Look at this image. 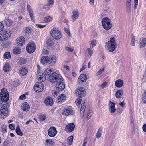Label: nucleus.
I'll list each match as a JSON object with an SVG mask.
<instances>
[{"instance_id":"60","label":"nucleus","mask_w":146,"mask_h":146,"mask_svg":"<svg viewBox=\"0 0 146 146\" xmlns=\"http://www.w3.org/2000/svg\"><path fill=\"white\" fill-rule=\"evenodd\" d=\"M104 68H102L100 69L99 71L97 73V75H100L104 71Z\"/></svg>"},{"instance_id":"38","label":"nucleus","mask_w":146,"mask_h":146,"mask_svg":"<svg viewBox=\"0 0 146 146\" xmlns=\"http://www.w3.org/2000/svg\"><path fill=\"white\" fill-rule=\"evenodd\" d=\"M131 4H126V11L129 13H131Z\"/></svg>"},{"instance_id":"62","label":"nucleus","mask_w":146,"mask_h":146,"mask_svg":"<svg viewBox=\"0 0 146 146\" xmlns=\"http://www.w3.org/2000/svg\"><path fill=\"white\" fill-rule=\"evenodd\" d=\"M65 50L68 51H69L70 52H72L73 51V50L71 48L68 47H65Z\"/></svg>"},{"instance_id":"9","label":"nucleus","mask_w":146,"mask_h":146,"mask_svg":"<svg viewBox=\"0 0 146 146\" xmlns=\"http://www.w3.org/2000/svg\"><path fill=\"white\" fill-rule=\"evenodd\" d=\"M44 88V85L40 82H36L35 84L34 88L35 90L38 92H39L43 91Z\"/></svg>"},{"instance_id":"17","label":"nucleus","mask_w":146,"mask_h":146,"mask_svg":"<svg viewBox=\"0 0 146 146\" xmlns=\"http://www.w3.org/2000/svg\"><path fill=\"white\" fill-rule=\"evenodd\" d=\"M21 109L24 111L27 112L30 109L29 105L27 102H24L21 105Z\"/></svg>"},{"instance_id":"4","label":"nucleus","mask_w":146,"mask_h":146,"mask_svg":"<svg viewBox=\"0 0 146 146\" xmlns=\"http://www.w3.org/2000/svg\"><path fill=\"white\" fill-rule=\"evenodd\" d=\"M102 24L104 29L106 30H109L112 26L110 20L107 17H104L102 19Z\"/></svg>"},{"instance_id":"30","label":"nucleus","mask_w":146,"mask_h":146,"mask_svg":"<svg viewBox=\"0 0 146 146\" xmlns=\"http://www.w3.org/2000/svg\"><path fill=\"white\" fill-rule=\"evenodd\" d=\"M44 144L46 145L50 146L53 145L54 144V141L50 139H47Z\"/></svg>"},{"instance_id":"10","label":"nucleus","mask_w":146,"mask_h":146,"mask_svg":"<svg viewBox=\"0 0 146 146\" xmlns=\"http://www.w3.org/2000/svg\"><path fill=\"white\" fill-rule=\"evenodd\" d=\"M63 81L64 79L62 78V81H61V80H60L56 84V88L58 91H62L65 88V85Z\"/></svg>"},{"instance_id":"63","label":"nucleus","mask_w":146,"mask_h":146,"mask_svg":"<svg viewBox=\"0 0 146 146\" xmlns=\"http://www.w3.org/2000/svg\"><path fill=\"white\" fill-rule=\"evenodd\" d=\"M27 10L28 12L33 11V10L32 9L31 7L29 5H27Z\"/></svg>"},{"instance_id":"20","label":"nucleus","mask_w":146,"mask_h":146,"mask_svg":"<svg viewBox=\"0 0 146 146\" xmlns=\"http://www.w3.org/2000/svg\"><path fill=\"white\" fill-rule=\"evenodd\" d=\"M45 104L48 106H51L53 103L52 99L51 97L46 98L44 100Z\"/></svg>"},{"instance_id":"56","label":"nucleus","mask_w":146,"mask_h":146,"mask_svg":"<svg viewBox=\"0 0 146 146\" xmlns=\"http://www.w3.org/2000/svg\"><path fill=\"white\" fill-rule=\"evenodd\" d=\"M107 84V82H105L101 84L100 86L102 88H103L105 86H106Z\"/></svg>"},{"instance_id":"7","label":"nucleus","mask_w":146,"mask_h":146,"mask_svg":"<svg viewBox=\"0 0 146 146\" xmlns=\"http://www.w3.org/2000/svg\"><path fill=\"white\" fill-rule=\"evenodd\" d=\"M50 34L53 38L56 40L59 39L62 37L60 31L56 28L53 29L50 32Z\"/></svg>"},{"instance_id":"3","label":"nucleus","mask_w":146,"mask_h":146,"mask_svg":"<svg viewBox=\"0 0 146 146\" xmlns=\"http://www.w3.org/2000/svg\"><path fill=\"white\" fill-rule=\"evenodd\" d=\"M7 102H2L0 105V117L4 118L8 115V111L7 106Z\"/></svg>"},{"instance_id":"40","label":"nucleus","mask_w":146,"mask_h":146,"mask_svg":"<svg viewBox=\"0 0 146 146\" xmlns=\"http://www.w3.org/2000/svg\"><path fill=\"white\" fill-rule=\"evenodd\" d=\"M73 137L72 136H69L68 138V142L69 145H71L73 142Z\"/></svg>"},{"instance_id":"2","label":"nucleus","mask_w":146,"mask_h":146,"mask_svg":"<svg viewBox=\"0 0 146 146\" xmlns=\"http://www.w3.org/2000/svg\"><path fill=\"white\" fill-rule=\"evenodd\" d=\"M116 44L115 42V38L114 37L110 38V41L106 43L105 48L107 50L110 52L114 51L116 48Z\"/></svg>"},{"instance_id":"13","label":"nucleus","mask_w":146,"mask_h":146,"mask_svg":"<svg viewBox=\"0 0 146 146\" xmlns=\"http://www.w3.org/2000/svg\"><path fill=\"white\" fill-rule=\"evenodd\" d=\"M57 131L54 127H50L48 130V135L50 137H54L56 134Z\"/></svg>"},{"instance_id":"46","label":"nucleus","mask_w":146,"mask_h":146,"mask_svg":"<svg viewBox=\"0 0 146 146\" xmlns=\"http://www.w3.org/2000/svg\"><path fill=\"white\" fill-rule=\"evenodd\" d=\"M142 100L143 102L146 104V90L145 91L144 94L143 95Z\"/></svg>"},{"instance_id":"6","label":"nucleus","mask_w":146,"mask_h":146,"mask_svg":"<svg viewBox=\"0 0 146 146\" xmlns=\"http://www.w3.org/2000/svg\"><path fill=\"white\" fill-rule=\"evenodd\" d=\"M1 102H7L9 99V94L7 89L3 88L0 93Z\"/></svg>"},{"instance_id":"49","label":"nucleus","mask_w":146,"mask_h":146,"mask_svg":"<svg viewBox=\"0 0 146 146\" xmlns=\"http://www.w3.org/2000/svg\"><path fill=\"white\" fill-rule=\"evenodd\" d=\"M92 110H90L88 113L86 118L87 120H88L90 118L92 115Z\"/></svg>"},{"instance_id":"52","label":"nucleus","mask_w":146,"mask_h":146,"mask_svg":"<svg viewBox=\"0 0 146 146\" xmlns=\"http://www.w3.org/2000/svg\"><path fill=\"white\" fill-rule=\"evenodd\" d=\"M9 127L12 130H14L15 128V126L13 124H10L9 125Z\"/></svg>"},{"instance_id":"22","label":"nucleus","mask_w":146,"mask_h":146,"mask_svg":"<svg viewBox=\"0 0 146 146\" xmlns=\"http://www.w3.org/2000/svg\"><path fill=\"white\" fill-rule=\"evenodd\" d=\"M49 64L50 65H52L54 64L56 61V56H52L49 57L48 59Z\"/></svg>"},{"instance_id":"12","label":"nucleus","mask_w":146,"mask_h":146,"mask_svg":"<svg viewBox=\"0 0 146 146\" xmlns=\"http://www.w3.org/2000/svg\"><path fill=\"white\" fill-rule=\"evenodd\" d=\"M73 112V111L71 107L67 106L64 108L62 114L65 116H67L70 115H72Z\"/></svg>"},{"instance_id":"21","label":"nucleus","mask_w":146,"mask_h":146,"mask_svg":"<svg viewBox=\"0 0 146 146\" xmlns=\"http://www.w3.org/2000/svg\"><path fill=\"white\" fill-rule=\"evenodd\" d=\"M75 128V125L73 123H70L67 125L65 128L67 131L70 132H72L74 130Z\"/></svg>"},{"instance_id":"8","label":"nucleus","mask_w":146,"mask_h":146,"mask_svg":"<svg viewBox=\"0 0 146 146\" xmlns=\"http://www.w3.org/2000/svg\"><path fill=\"white\" fill-rule=\"evenodd\" d=\"M36 49V45L31 42L28 44L26 47V50L27 52L31 53L33 52Z\"/></svg>"},{"instance_id":"48","label":"nucleus","mask_w":146,"mask_h":146,"mask_svg":"<svg viewBox=\"0 0 146 146\" xmlns=\"http://www.w3.org/2000/svg\"><path fill=\"white\" fill-rule=\"evenodd\" d=\"M24 31L27 34H29L31 32V30L30 27H27L25 28Z\"/></svg>"},{"instance_id":"19","label":"nucleus","mask_w":146,"mask_h":146,"mask_svg":"<svg viewBox=\"0 0 146 146\" xmlns=\"http://www.w3.org/2000/svg\"><path fill=\"white\" fill-rule=\"evenodd\" d=\"M16 43L18 46H22L25 43V38L23 36L20 37L17 39Z\"/></svg>"},{"instance_id":"51","label":"nucleus","mask_w":146,"mask_h":146,"mask_svg":"<svg viewBox=\"0 0 146 146\" xmlns=\"http://www.w3.org/2000/svg\"><path fill=\"white\" fill-rule=\"evenodd\" d=\"M123 109L121 107H119L117 110L118 113L120 114L123 112Z\"/></svg>"},{"instance_id":"5","label":"nucleus","mask_w":146,"mask_h":146,"mask_svg":"<svg viewBox=\"0 0 146 146\" xmlns=\"http://www.w3.org/2000/svg\"><path fill=\"white\" fill-rule=\"evenodd\" d=\"M50 81L52 83H54L60 80L61 81L62 80V77L60 75L54 72L52 73V74L48 77Z\"/></svg>"},{"instance_id":"18","label":"nucleus","mask_w":146,"mask_h":146,"mask_svg":"<svg viewBox=\"0 0 146 146\" xmlns=\"http://www.w3.org/2000/svg\"><path fill=\"white\" fill-rule=\"evenodd\" d=\"M87 79V76L85 74H81L79 77L78 81L80 84L85 82Z\"/></svg>"},{"instance_id":"26","label":"nucleus","mask_w":146,"mask_h":146,"mask_svg":"<svg viewBox=\"0 0 146 146\" xmlns=\"http://www.w3.org/2000/svg\"><path fill=\"white\" fill-rule=\"evenodd\" d=\"M49 57L47 56H43L41 57V62L43 64H45L46 63H49L48 59Z\"/></svg>"},{"instance_id":"45","label":"nucleus","mask_w":146,"mask_h":146,"mask_svg":"<svg viewBox=\"0 0 146 146\" xmlns=\"http://www.w3.org/2000/svg\"><path fill=\"white\" fill-rule=\"evenodd\" d=\"M102 129L100 128L98 130L96 135V137L97 138H99L101 137V132L102 131Z\"/></svg>"},{"instance_id":"11","label":"nucleus","mask_w":146,"mask_h":146,"mask_svg":"<svg viewBox=\"0 0 146 146\" xmlns=\"http://www.w3.org/2000/svg\"><path fill=\"white\" fill-rule=\"evenodd\" d=\"M11 31L9 29L3 30L0 33L1 35L4 38V40H6L11 36Z\"/></svg>"},{"instance_id":"29","label":"nucleus","mask_w":146,"mask_h":146,"mask_svg":"<svg viewBox=\"0 0 146 146\" xmlns=\"http://www.w3.org/2000/svg\"><path fill=\"white\" fill-rule=\"evenodd\" d=\"M86 103V101H84L83 103H82L80 109V113H82L84 114V112L85 109V105Z\"/></svg>"},{"instance_id":"1","label":"nucleus","mask_w":146,"mask_h":146,"mask_svg":"<svg viewBox=\"0 0 146 146\" xmlns=\"http://www.w3.org/2000/svg\"><path fill=\"white\" fill-rule=\"evenodd\" d=\"M53 70L52 68H47L46 70H45L44 73H40L39 74H37V79L40 81L43 82L46 80V76H48L49 77L52 73Z\"/></svg>"},{"instance_id":"59","label":"nucleus","mask_w":146,"mask_h":146,"mask_svg":"<svg viewBox=\"0 0 146 146\" xmlns=\"http://www.w3.org/2000/svg\"><path fill=\"white\" fill-rule=\"evenodd\" d=\"M9 141L8 140H5L3 142V146H7L9 144Z\"/></svg>"},{"instance_id":"23","label":"nucleus","mask_w":146,"mask_h":146,"mask_svg":"<svg viewBox=\"0 0 146 146\" xmlns=\"http://www.w3.org/2000/svg\"><path fill=\"white\" fill-rule=\"evenodd\" d=\"M58 98V102H60V104H61L66 100V96L64 94H62Z\"/></svg>"},{"instance_id":"54","label":"nucleus","mask_w":146,"mask_h":146,"mask_svg":"<svg viewBox=\"0 0 146 146\" xmlns=\"http://www.w3.org/2000/svg\"><path fill=\"white\" fill-rule=\"evenodd\" d=\"M134 8L136 9L137 8L138 3V0H134Z\"/></svg>"},{"instance_id":"32","label":"nucleus","mask_w":146,"mask_h":146,"mask_svg":"<svg viewBox=\"0 0 146 146\" xmlns=\"http://www.w3.org/2000/svg\"><path fill=\"white\" fill-rule=\"evenodd\" d=\"M21 49L18 47H15L13 50V53L15 54H18L20 53Z\"/></svg>"},{"instance_id":"27","label":"nucleus","mask_w":146,"mask_h":146,"mask_svg":"<svg viewBox=\"0 0 146 146\" xmlns=\"http://www.w3.org/2000/svg\"><path fill=\"white\" fill-rule=\"evenodd\" d=\"M20 74L23 75H25L28 72V69L26 67H22L20 69Z\"/></svg>"},{"instance_id":"28","label":"nucleus","mask_w":146,"mask_h":146,"mask_svg":"<svg viewBox=\"0 0 146 146\" xmlns=\"http://www.w3.org/2000/svg\"><path fill=\"white\" fill-rule=\"evenodd\" d=\"M123 93V90H118L115 94V96L116 98H119L121 97Z\"/></svg>"},{"instance_id":"43","label":"nucleus","mask_w":146,"mask_h":146,"mask_svg":"<svg viewBox=\"0 0 146 146\" xmlns=\"http://www.w3.org/2000/svg\"><path fill=\"white\" fill-rule=\"evenodd\" d=\"M53 18L50 16H47L44 18V21L46 22H50L52 21Z\"/></svg>"},{"instance_id":"37","label":"nucleus","mask_w":146,"mask_h":146,"mask_svg":"<svg viewBox=\"0 0 146 146\" xmlns=\"http://www.w3.org/2000/svg\"><path fill=\"white\" fill-rule=\"evenodd\" d=\"M131 45L132 46H134L135 44V39L134 35L132 34L131 35Z\"/></svg>"},{"instance_id":"47","label":"nucleus","mask_w":146,"mask_h":146,"mask_svg":"<svg viewBox=\"0 0 146 146\" xmlns=\"http://www.w3.org/2000/svg\"><path fill=\"white\" fill-rule=\"evenodd\" d=\"M26 61V60L24 58L21 59L19 61V64L20 65L23 64L25 63Z\"/></svg>"},{"instance_id":"24","label":"nucleus","mask_w":146,"mask_h":146,"mask_svg":"<svg viewBox=\"0 0 146 146\" xmlns=\"http://www.w3.org/2000/svg\"><path fill=\"white\" fill-rule=\"evenodd\" d=\"M115 84L117 87L120 88L123 85V82L122 80L118 79L115 81Z\"/></svg>"},{"instance_id":"35","label":"nucleus","mask_w":146,"mask_h":146,"mask_svg":"<svg viewBox=\"0 0 146 146\" xmlns=\"http://www.w3.org/2000/svg\"><path fill=\"white\" fill-rule=\"evenodd\" d=\"M4 58L5 59H7L11 57L10 53L9 52H5L4 54Z\"/></svg>"},{"instance_id":"57","label":"nucleus","mask_w":146,"mask_h":146,"mask_svg":"<svg viewBox=\"0 0 146 146\" xmlns=\"http://www.w3.org/2000/svg\"><path fill=\"white\" fill-rule=\"evenodd\" d=\"M36 25L39 28H43L46 26V25H42L40 24H36Z\"/></svg>"},{"instance_id":"31","label":"nucleus","mask_w":146,"mask_h":146,"mask_svg":"<svg viewBox=\"0 0 146 146\" xmlns=\"http://www.w3.org/2000/svg\"><path fill=\"white\" fill-rule=\"evenodd\" d=\"M82 100V97L79 96L75 101V103L78 107L80 106Z\"/></svg>"},{"instance_id":"36","label":"nucleus","mask_w":146,"mask_h":146,"mask_svg":"<svg viewBox=\"0 0 146 146\" xmlns=\"http://www.w3.org/2000/svg\"><path fill=\"white\" fill-rule=\"evenodd\" d=\"M146 44V38L143 39L140 42V48L144 47Z\"/></svg>"},{"instance_id":"42","label":"nucleus","mask_w":146,"mask_h":146,"mask_svg":"<svg viewBox=\"0 0 146 146\" xmlns=\"http://www.w3.org/2000/svg\"><path fill=\"white\" fill-rule=\"evenodd\" d=\"M54 42L52 39L50 38L48 39L47 41V45L50 46L53 44Z\"/></svg>"},{"instance_id":"14","label":"nucleus","mask_w":146,"mask_h":146,"mask_svg":"<svg viewBox=\"0 0 146 146\" xmlns=\"http://www.w3.org/2000/svg\"><path fill=\"white\" fill-rule=\"evenodd\" d=\"M72 15L71 16L72 21L74 22L77 19L79 16V11L77 9L73 10L72 11Z\"/></svg>"},{"instance_id":"15","label":"nucleus","mask_w":146,"mask_h":146,"mask_svg":"<svg viewBox=\"0 0 146 146\" xmlns=\"http://www.w3.org/2000/svg\"><path fill=\"white\" fill-rule=\"evenodd\" d=\"M115 103L111 101H110L109 104V110L111 113H114L116 111V109L115 107Z\"/></svg>"},{"instance_id":"41","label":"nucleus","mask_w":146,"mask_h":146,"mask_svg":"<svg viewBox=\"0 0 146 146\" xmlns=\"http://www.w3.org/2000/svg\"><path fill=\"white\" fill-rule=\"evenodd\" d=\"M7 126L6 125H2L1 127V129L3 133H5V132H7Z\"/></svg>"},{"instance_id":"33","label":"nucleus","mask_w":146,"mask_h":146,"mask_svg":"<svg viewBox=\"0 0 146 146\" xmlns=\"http://www.w3.org/2000/svg\"><path fill=\"white\" fill-rule=\"evenodd\" d=\"M15 131L17 134L19 135L22 136L23 135V134L20 130L19 126H17L16 127Z\"/></svg>"},{"instance_id":"39","label":"nucleus","mask_w":146,"mask_h":146,"mask_svg":"<svg viewBox=\"0 0 146 146\" xmlns=\"http://www.w3.org/2000/svg\"><path fill=\"white\" fill-rule=\"evenodd\" d=\"M31 21L33 22H35V20L34 18V13L33 11L29 12Z\"/></svg>"},{"instance_id":"34","label":"nucleus","mask_w":146,"mask_h":146,"mask_svg":"<svg viewBox=\"0 0 146 146\" xmlns=\"http://www.w3.org/2000/svg\"><path fill=\"white\" fill-rule=\"evenodd\" d=\"M4 23L6 25L10 26L13 24V22L11 19H5L4 21Z\"/></svg>"},{"instance_id":"61","label":"nucleus","mask_w":146,"mask_h":146,"mask_svg":"<svg viewBox=\"0 0 146 146\" xmlns=\"http://www.w3.org/2000/svg\"><path fill=\"white\" fill-rule=\"evenodd\" d=\"M54 0H48V5H52L54 4Z\"/></svg>"},{"instance_id":"55","label":"nucleus","mask_w":146,"mask_h":146,"mask_svg":"<svg viewBox=\"0 0 146 146\" xmlns=\"http://www.w3.org/2000/svg\"><path fill=\"white\" fill-rule=\"evenodd\" d=\"M4 25L1 22H0V32L3 30Z\"/></svg>"},{"instance_id":"50","label":"nucleus","mask_w":146,"mask_h":146,"mask_svg":"<svg viewBox=\"0 0 146 146\" xmlns=\"http://www.w3.org/2000/svg\"><path fill=\"white\" fill-rule=\"evenodd\" d=\"M46 118V115L45 114L42 115L40 117V120L42 121H43L44 120H45Z\"/></svg>"},{"instance_id":"25","label":"nucleus","mask_w":146,"mask_h":146,"mask_svg":"<svg viewBox=\"0 0 146 146\" xmlns=\"http://www.w3.org/2000/svg\"><path fill=\"white\" fill-rule=\"evenodd\" d=\"M11 66L10 64L7 63H6L3 67V70L5 72H8L10 70Z\"/></svg>"},{"instance_id":"44","label":"nucleus","mask_w":146,"mask_h":146,"mask_svg":"<svg viewBox=\"0 0 146 146\" xmlns=\"http://www.w3.org/2000/svg\"><path fill=\"white\" fill-rule=\"evenodd\" d=\"M89 42L90 45L92 48L94 47L96 44V40H93L90 41Z\"/></svg>"},{"instance_id":"53","label":"nucleus","mask_w":146,"mask_h":146,"mask_svg":"<svg viewBox=\"0 0 146 146\" xmlns=\"http://www.w3.org/2000/svg\"><path fill=\"white\" fill-rule=\"evenodd\" d=\"M88 54L90 55V57L93 53V50L91 48H89L87 49Z\"/></svg>"},{"instance_id":"58","label":"nucleus","mask_w":146,"mask_h":146,"mask_svg":"<svg viewBox=\"0 0 146 146\" xmlns=\"http://www.w3.org/2000/svg\"><path fill=\"white\" fill-rule=\"evenodd\" d=\"M131 124L132 127H135L134 120L133 118L131 117Z\"/></svg>"},{"instance_id":"64","label":"nucleus","mask_w":146,"mask_h":146,"mask_svg":"<svg viewBox=\"0 0 146 146\" xmlns=\"http://www.w3.org/2000/svg\"><path fill=\"white\" fill-rule=\"evenodd\" d=\"M142 129L144 132H146V124L143 125L142 127Z\"/></svg>"},{"instance_id":"16","label":"nucleus","mask_w":146,"mask_h":146,"mask_svg":"<svg viewBox=\"0 0 146 146\" xmlns=\"http://www.w3.org/2000/svg\"><path fill=\"white\" fill-rule=\"evenodd\" d=\"M76 95L78 96H80L81 97L83 96L84 94H85L84 89L83 87L77 88V90L75 91Z\"/></svg>"}]
</instances>
